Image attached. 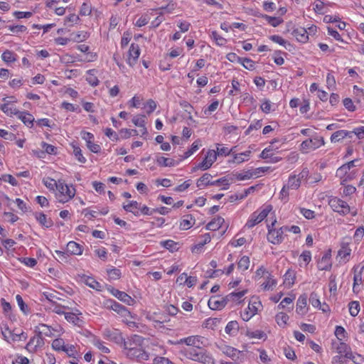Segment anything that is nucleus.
I'll return each mask as SVG.
<instances>
[{
  "mask_svg": "<svg viewBox=\"0 0 364 364\" xmlns=\"http://www.w3.org/2000/svg\"><path fill=\"white\" fill-rule=\"evenodd\" d=\"M174 345L185 344L193 348H184L181 353L187 359L201 364H215L216 361L212 354L207 350H198L208 346V339L200 335H192L182 338L175 342Z\"/></svg>",
  "mask_w": 364,
  "mask_h": 364,
  "instance_id": "nucleus-1",
  "label": "nucleus"
},
{
  "mask_svg": "<svg viewBox=\"0 0 364 364\" xmlns=\"http://www.w3.org/2000/svg\"><path fill=\"white\" fill-rule=\"evenodd\" d=\"M150 344L154 345L149 338L133 335L124 341L122 348L129 359L142 362L149 359V353L146 349Z\"/></svg>",
  "mask_w": 364,
  "mask_h": 364,
  "instance_id": "nucleus-2",
  "label": "nucleus"
},
{
  "mask_svg": "<svg viewBox=\"0 0 364 364\" xmlns=\"http://www.w3.org/2000/svg\"><path fill=\"white\" fill-rule=\"evenodd\" d=\"M253 279L258 282L262 291H272L277 284V279L263 265L259 267L255 272Z\"/></svg>",
  "mask_w": 364,
  "mask_h": 364,
  "instance_id": "nucleus-3",
  "label": "nucleus"
},
{
  "mask_svg": "<svg viewBox=\"0 0 364 364\" xmlns=\"http://www.w3.org/2000/svg\"><path fill=\"white\" fill-rule=\"evenodd\" d=\"M277 223V218H274L270 223L267 225V239L269 242L273 245L281 244L284 240L285 232H287V230H289V227L286 225L282 226L280 228H276L275 225Z\"/></svg>",
  "mask_w": 364,
  "mask_h": 364,
  "instance_id": "nucleus-4",
  "label": "nucleus"
},
{
  "mask_svg": "<svg viewBox=\"0 0 364 364\" xmlns=\"http://www.w3.org/2000/svg\"><path fill=\"white\" fill-rule=\"evenodd\" d=\"M76 194V188L73 184H67L64 180H58V186L55 189V197L60 203L70 201Z\"/></svg>",
  "mask_w": 364,
  "mask_h": 364,
  "instance_id": "nucleus-5",
  "label": "nucleus"
},
{
  "mask_svg": "<svg viewBox=\"0 0 364 364\" xmlns=\"http://www.w3.org/2000/svg\"><path fill=\"white\" fill-rule=\"evenodd\" d=\"M272 209L273 207L270 204L262 205L250 214L244 228L251 229L259 224L268 216L269 213L272 211Z\"/></svg>",
  "mask_w": 364,
  "mask_h": 364,
  "instance_id": "nucleus-6",
  "label": "nucleus"
},
{
  "mask_svg": "<svg viewBox=\"0 0 364 364\" xmlns=\"http://www.w3.org/2000/svg\"><path fill=\"white\" fill-rule=\"evenodd\" d=\"M324 144L325 141L323 137L316 135L303 141L300 144L299 150L303 154H307L323 146Z\"/></svg>",
  "mask_w": 364,
  "mask_h": 364,
  "instance_id": "nucleus-7",
  "label": "nucleus"
},
{
  "mask_svg": "<svg viewBox=\"0 0 364 364\" xmlns=\"http://www.w3.org/2000/svg\"><path fill=\"white\" fill-rule=\"evenodd\" d=\"M125 211L132 213L135 216L151 215L153 211L146 205H141L136 200L129 201L127 204L123 205Z\"/></svg>",
  "mask_w": 364,
  "mask_h": 364,
  "instance_id": "nucleus-8",
  "label": "nucleus"
},
{
  "mask_svg": "<svg viewBox=\"0 0 364 364\" xmlns=\"http://www.w3.org/2000/svg\"><path fill=\"white\" fill-rule=\"evenodd\" d=\"M64 328L60 326L53 327L46 323H39L38 325L35 326V333H39L41 336H60L64 333Z\"/></svg>",
  "mask_w": 364,
  "mask_h": 364,
  "instance_id": "nucleus-9",
  "label": "nucleus"
},
{
  "mask_svg": "<svg viewBox=\"0 0 364 364\" xmlns=\"http://www.w3.org/2000/svg\"><path fill=\"white\" fill-rule=\"evenodd\" d=\"M328 205L334 212L341 215H346L350 213V208L348 204L336 196L329 198Z\"/></svg>",
  "mask_w": 364,
  "mask_h": 364,
  "instance_id": "nucleus-10",
  "label": "nucleus"
},
{
  "mask_svg": "<svg viewBox=\"0 0 364 364\" xmlns=\"http://www.w3.org/2000/svg\"><path fill=\"white\" fill-rule=\"evenodd\" d=\"M261 307L262 304L257 298L252 299L250 301L247 307L245 309L244 311L240 314L242 319L245 321H250L254 316L257 314L259 308Z\"/></svg>",
  "mask_w": 364,
  "mask_h": 364,
  "instance_id": "nucleus-11",
  "label": "nucleus"
},
{
  "mask_svg": "<svg viewBox=\"0 0 364 364\" xmlns=\"http://www.w3.org/2000/svg\"><path fill=\"white\" fill-rule=\"evenodd\" d=\"M3 101L4 103L0 105V109L7 116H16L19 112V110L15 106V104L18 102L16 97L14 96L4 97Z\"/></svg>",
  "mask_w": 364,
  "mask_h": 364,
  "instance_id": "nucleus-12",
  "label": "nucleus"
},
{
  "mask_svg": "<svg viewBox=\"0 0 364 364\" xmlns=\"http://www.w3.org/2000/svg\"><path fill=\"white\" fill-rule=\"evenodd\" d=\"M217 156L215 154V150L214 149H208L202 160L201 162H200L198 165H196L193 168V171L196 170H202V171H206L209 169L212 165L217 160Z\"/></svg>",
  "mask_w": 364,
  "mask_h": 364,
  "instance_id": "nucleus-13",
  "label": "nucleus"
},
{
  "mask_svg": "<svg viewBox=\"0 0 364 364\" xmlns=\"http://www.w3.org/2000/svg\"><path fill=\"white\" fill-rule=\"evenodd\" d=\"M111 309L119 314L122 317H123V321L126 323L129 326L134 325V322L129 320L132 318L131 312L125 306L115 301H112Z\"/></svg>",
  "mask_w": 364,
  "mask_h": 364,
  "instance_id": "nucleus-14",
  "label": "nucleus"
},
{
  "mask_svg": "<svg viewBox=\"0 0 364 364\" xmlns=\"http://www.w3.org/2000/svg\"><path fill=\"white\" fill-rule=\"evenodd\" d=\"M309 171L303 169L298 175L291 174L289 176L287 183L285 184L289 189L297 190L301 183V179L307 177Z\"/></svg>",
  "mask_w": 364,
  "mask_h": 364,
  "instance_id": "nucleus-15",
  "label": "nucleus"
},
{
  "mask_svg": "<svg viewBox=\"0 0 364 364\" xmlns=\"http://www.w3.org/2000/svg\"><path fill=\"white\" fill-rule=\"evenodd\" d=\"M353 271V292L358 294L361 290V285L363 284V277L364 272V264L359 267V266L354 267Z\"/></svg>",
  "mask_w": 364,
  "mask_h": 364,
  "instance_id": "nucleus-16",
  "label": "nucleus"
},
{
  "mask_svg": "<svg viewBox=\"0 0 364 364\" xmlns=\"http://www.w3.org/2000/svg\"><path fill=\"white\" fill-rule=\"evenodd\" d=\"M64 316L68 323L78 327L82 326L85 323L82 314L77 309H75L73 311H66Z\"/></svg>",
  "mask_w": 364,
  "mask_h": 364,
  "instance_id": "nucleus-17",
  "label": "nucleus"
},
{
  "mask_svg": "<svg viewBox=\"0 0 364 364\" xmlns=\"http://www.w3.org/2000/svg\"><path fill=\"white\" fill-rule=\"evenodd\" d=\"M107 290L114 297L117 298L119 300L129 306H133L136 303L134 299H133L131 296L124 291H122L112 287H108Z\"/></svg>",
  "mask_w": 364,
  "mask_h": 364,
  "instance_id": "nucleus-18",
  "label": "nucleus"
},
{
  "mask_svg": "<svg viewBox=\"0 0 364 364\" xmlns=\"http://www.w3.org/2000/svg\"><path fill=\"white\" fill-rule=\"evenodd\" d=\"M45 344L44 338L39 333L31 337L26 346V349L30 353H35L38 348H42Z\"/></svg>",
  "mask_w": 364,
  "mask_h": 364,
  "instance_id": "nucleus-19",
  "label": "nucleus"
},
{
  "mask_svg": "<svg viewBox=\"0 0 364 364\" xmlns=\"http://www.w3.org/2000/svg\"><path fill=\"white\" fill-rule=\"evenodd\" d=\"M356 172L350 171L343 164L336 171V176L341 179V183L344 184L346 182L350 181L355 178Z\"/></svg>",
  "mask_w": 364,
  "mask_h": 364,
  "instance_id": "nucleus-20",
  "label": "nucleus"
},
{
  "mask_svg": "<svg viewBox=\"0 0 364 364\" xmlns=\"http://www.w3.org/2000/svg\"><path fill=\"white\" fill-rule=\"evenodd\" d=\"M141 54V49L139 46L136 43H132L127 53V63L133 67L136 63Z\"/></svg>",
  "mask_w": 364,
  "mask_h": 364,
  "instance_id": "nucleus-21",
  "label": "nucleus"
},
{
  "mask_svg": "<svg viewBox=\"0 0 364 364\" xmlns=\"http://www.w3.org/2000/svg\"><path fill=\"white\" fill-rule=\"evenodd\" d=\"M103 337L108 341L120 344L122 346L125 340L123 338L122 333L117 329H105L103 332Z\"/></svg>",
  "mask_w": 364,
  "mask_h": 364,
  "instance_id": "nucleus-22",
  "label": "nucleus"
},
{
  "mask_svg": "<svg viewBox=\"0 0 364 364\" xmlns=\"http://www.w3.org/2000/svg\"><path fill=\"white\" fill-rule=\"evenodd\" d=\"M228 304L226 296L221 297L218 296H211L208 302L209 308L212 310H221Z\"/></svg>",
  "mask_w": 364,
  "mask_h": 364,
  "instance_id": "nucleus-23",
  "label": "nucleus"
},
{
  "mask_svg": "<svg viewBox=\"0 0 364 364\" xmlns=\"http://www.w3.org/2000/svg\"><path fill=\"white\" fill-rule=\"evenodd\" d=\"M351 252L352 250L350 247V242H342L341 244V248L338 251L339 262L344 263L348 262L350 257Z\"/></svg>",
  "mask_w": 364,
  "mask_h": 364,
  "instance_id": "nucleus-24",
  "label": "nucleus"
},
{
  "mask_svg": "<svg viewBox=\"0 0 364 364\" xmlns=\"http://www.w3.org/2000/svg\"><path fill=\"white\" fill-rule=\"evenodd\" d=\"M247 293V289L230 293L226 295V300H228V304H231L232 306L240 304L243 301V298Z\"/></svg>",
  "mask_w": 364,
  "mask_h": 364,
  "instance_id": "nucleus-25",
  "label": "nucleus"
},
{
  "mask_svg": "<svg viewBox=\"0 0 364 364\" xmlns=\"http://www.w3.org/2000/svg\"><path fill=\"white\" fill-rule=\"evenodd\" d=\"M146 116L144 114H136L132 118V123L139 128L141 136L146 135L148 132L146 127Z\"/></svg>",
  "mask_w": 364,
  "mask_h": 364,
  "instance_id": "nucleus-26",
  "label": "nucleus"
},
{
  "mask_svg": "<svg viewBox=\"0 0 364 364\" xmlns=\"http://www.w3.org/2000/svg\"><path fill=\"white\" fill-rule=\"evenodd\" d=\"M66 250L69 255H82L84 247L75 241H70L66 245Z\"/></svg>",
  "mask_w": 364,
  "mask_h": 364,
  "instance_id": "nucleus-27",
  "label": "nucleus"
},
{
  "mask_svg": "<svg viewBox=\"0 0 364 364\" xmlns=\"http://www.w3.org/2000/svg\"><path fill=\"white\" fill-rule=\"evenodd\" d=\"M308 311L307 296L306 294H301L299 296L296 301V314L304 316Z\"/></svg>",
  "mask_w": 364,
  "mask_h": 364,
  "instance_id": "nucleus-28",
  "label": "nucleus"
},
{
  "mask_svg": "<svg viewBox=\"0 0 364 364\" xmlns=\"http://www.w3.org/2000/svg\"><path fill=\"white\" fill-rule=\"evenodd\" d=\"M34 217L38 223L43 228H49L53 225V222L50 218H48L43 212H36Z\"/></svg>",
  "mask_w": 364,
  "mask_h": 364,
  "instance_id": "nucleus-29",
  "label": "nucleus"
},
{
  "mask_svg": "<svg viewBox=\"0 0 364 364\" xmlns=\"http://www.w3.org/2000/svg\"><path fill=\"white\" fill-rule=\"evenodd\" d=\"M291 34L299 43H306L309 41V38L304 27L299 26L294 28Z\"/></svg>",
  "mask_w": 364,
  "mask_h": 364,
  "instance_id": "nucleus-30",
  "label": "nucleus"
},
{
  "mask_svg": "<svg viewBox=\"0 0 364 364\" xmlns=\"http://www.w3.org/2000/svg\"><path fill=\"white\" fill-rule=\"evenodd\" d=\"M97 75L98 71L96 69H90L86 71L85 80L93 87H97L100 84Z\"/></svg>",
  "mask_w": 364,
  "mask_h": 364,
  "instance_id": "nucleus-31",
  "label": "nucleus"
},
{
  "mask_svg": "<svg viewBox=\"0 0 364 364\" xmlns=\"http://www.w3.org/2000/svg\"><path fill=\"white\" fill-rule=\"evenodd\" d=\"M251 154L252 151L250 150H247L239 154H236L235 150H234V153L232 154V162L234 164H240L243 162L247 161L250 159Z\"/></svg>",
  "mask_w": 364,
  "mask_h": 364,
  "instance_id": "nucleus-32",
  "label": "nucleus"
},
{
  "mask_svg": "<svg viewBox=\"0 0 364 364\" xmlns=\"http://www.w3.org/2000/svg\"><path fill=\"white\" fill-rule=\"evenodd\" d=\"M196 220L192 215H186L180 220L179 228L183 230H187L191 228L195 224Z\"/></svg>",
  "mask_w": 364,
  "mask_h": 364,
  "instance_id": "nucleus-33",
  "label": "nucleus"
},
{
  "mask_svg": "<svg viewBox=\"0 0 364 364\" xmlns=\"http://www.w3.org/2000/svg\"><path fill=\"white\" fill-rule=\"evenodd\" d=\"M225 220L221 216H215L205 226L206 229L210 231L219 230L223 225Z\"/></svg>",
  "mask_w": 364,
  "mask_h": 364,
  "instance_id": "nucleus-34",
  "label": "nucleus"
},
{
  "mask_svg": "<svg viewBox=\"0 0 364 364\" xmlns=\"http://www.w3.org/2000/svg\"><path fill=\"white\" fill-rule=\"evenodd\" d=\"M16 117L28 127H32L33 126L35 119L31 113L19 111Z\"/></svg>",
  "mask_w": 364,
  "mask_h": 364,
  "instance_id": "nucleus-35",
  "label": "nucleus"
},
{
  "mask_svg": "<svg viewBox=\"0 0 364 364\" xmlns=\"http://www.w3.org/2000/svg\"><path fill=\"white\" fill-rule=\"evenodd\" d=\"M81 280L87 286L89 287L95 289L97 291H101L102 290V285L100 282H98L97 280H95L93 277L87 276V275H82L81 277Z\"/></svg>",
  "mask_w": 364,
  "mask_h": 364,
  "instance_id": "nucleus-36",
  "label": "nucleus"
},
{
  "mask_svg": "<svg viewBox=\"0 0 364 364\" xmlns=\"http://www.w3.org/2000/svg\"><path fill=\"white\" fill-rule=\"evenodd\" d=\"M217 149L215 150V154L218 156H228L234 153V150L236 149L237 146H233L231 149H229L228 146H224L221 144H215Z\"/></svg>",
  "mask_w": 364,
  "mask_h": 364,
  "instance_id": "nucleus-37",
  "label": "nucleus"
},
{
  "mask_svg": "<svg viewBox=\"0 0 364 364\" xmlns=\"http://www.w3.org/2000/svg\"><path fill=\"white\" fill-rule=\"evenodd\" d=\"M48 308L50 311L58 315H65L67 310L70 309L68 306L61 305L56 301H52Z\"/></svg>",
  "mask_w": 364,
  "mask_h": 364,
  "instance_id": "nucleus-38",
  "label": "nucleus"
},
{
  "mask_svg": "<svg viewBox=\"0 0 364 364\" xmlns=\"http://www.w3.org/2000/svg\"><path fill=\"white\" fill-rule=\"evenodd\" d=\"M296 272L294 270L289 269L284 275V284L287 287H291L295 283Z\"/></svg>",
  "mask_w": 364,
  "mask_h": 364,
  "instance_id": "nucleus-39",
  "label": "nucleus"
},
{
  "mask_svg": "<svg viewBox=\"0 0 364 364\" xmlns=\"http://www.w3.org/2000/svg\"><path fill=\"white\" fill-rule=\"evenodd\" d=\"M70 146L73 148V154L75 159L81 164H85L87 162V159L83 156L81 148L75 143L70 144Z\"/></svg>",
  "mask_w": 364,
  "mask_h": 364,
  "instance_id": "nucleus-40",
  "label": "nucleus"
},
{
  "mask_svg": "<svg viewBox=\"0 0 364 364\" xmlns=\"http://www.w3.org/2000/svg\"><path fill=\"white\" fill-rule=\"evenodd\" d=\"M80 18L79 15L75 14H70L63 19V25L66 27H73L80 23Z\"/></svg>",
  "mask_w": 364,
  "mask_h": 364,
  "instance_id": "nucleus-41",
  "label": "nucleus"
},
{
  "mask_svg": "<svg viewBox=\"0 0 364 364\" xmlns=\"http://www.w3.org/2000/svg\"><path fill=\"white\" fill-rule=\"evenodd\" d=\"M255 190V186H250L247 189H245L243 192L235 193L230 196V201L234 202L237 200H242L245 198L249 194L253 193Z\"/></svg>",
  "mask_w": 364,
  "mask_h": 364,
  "instance_id": "nucleus-42",
  "label": "nucleus"
},
{
  "mask_svg": "<svg viewBox=\"0 0 364 364\" xmlns=\"http://www.w3.org/2000/svg\"><path fill=\"white\" fill-rule=\"evenodd\" d=\"M1 58L5 63L10 64L17 60L18 55L12 50H6L2 53Z\"/></svg>",
  "mask_w": 364,
  "mask_h": 364,
  "instance_id": "nucleus-43",
  "label": "nucleus"
},
{
  "mask_svg": "<svg viewBox=\"0 0 364 364\" xmlns=\"http://www.w3.org/2000/svg\"><path fill=\"white\" fill-rule=\"evenodd\" d=\"M347 136L351 137V132H349L343 129L338 130L332 134V135L331 136V141L332 143H336L345 139Z\"/></svg>",
  "mask_w": 364,
  "mask_h": 364,
  "instance_id": "nucleus-44",
  "label": "nucleus"
},
{
  "mask_svg": "<svg viewBox=\"0 0 364 364\" xmlns=\"http://www.w3.org/2000/svg\"><path fill=\"white\" fill-rule=\"evenodd\" d=\"M245 336L250 339L256 338L266 341L267 338L266 333L262 330H247L245 333Z\"/></svg>",
  "mask_w": 364,
  "mask_h": 364,
  "instance_id": "nucleus-45",
  "label": "nucleus"
},
{
  "mask_svg": "<svg viewBox=\"0 0 364 364\" xmlns=\"http://www.w3.org/2000/svg\"><path fill=\"white\" fill-rule=\"evenodd\" d=\"M212 176L210 173H205L196 182L197 187L202 188L208 186H212Z\"/></svg>",
  "mask_w": 364,
  "mask_h": 364,
  "instance_id": "nucleus-46",
  "label": "nucleus"
},
{
  "mask_svg": "<svg viewBox=\"0 0 364 364\" xmlns=\"http://www.w3.org/2000/svg\"><path fill=\"white\" fill-rule=\"evenodd\" d=\"M238 331L239 323L237 321H229L225 328V333L231 336H236Z\"/></svg>",
  "mask_w": 364,
  "mask_h": 364,
  "instance_id": "nucleus-47",
  "label": "nucleus"
},
{
  "mask_svg": "<svg viewBox=\"0 0 364 364\" xmlns=\"http://www.w3.org/2000/svg\"><path fill=\"white\" fill-rule=\"evenodd\" d=\"M289 316L284 312H279L275 316V321L281 328L287 327Z\"/></svg>",
  "mask_w": 364,
  "mask_h": 364,
  "instance_id": "nucleus-48",
  "label": "nucleus"
},
{
  "mask_svg": "<svg viewBox=\"0 0 364 364\" xmlns=\"http://www.w3.org/2000/svg\"><path fill=\"white\" fill-rule=\"evenodd\" d=\"M250 264V259L248 256L244 255L241 257L237 262V268L240 272L247 271Z\"/></svg>",
  "mask_w": 364,
  "mask_h": 364,
  "instance_id": "nucleus-49",
  "label": "nucleus"
},
{
  "mask_svg": "<svg viewBox=\"0 0 364 364\" xmlns=\"http://www.w3.org/2000/svg\"><path fill=\"white\" fill-rule=\"evenodd\" d=\"M332 264L331 262V258L324 255L322 258L318 262V268L319 270H330L331 268Z\"/></svg>",
  "mask_w": 364,
  "mask_h": 364,
  "instance_id": "nucleus-50",
  "label": "nucleus"
},
{
  "mask_svg": "<svg viewBox=\"0 0 364 364\" xmlns=\"http://www.w3.org/2000/svg\"><path fill=\"white\" fill-rule=\"evenodd\" d=\"M67 344L62 338H56L52 341L51 348L57 352H63Z\"/></svg>",
  "mask_w": 364,
  "mask_h": 364,
  "instance_id": "nucleus-51",
  "label": "nucleus"
},
{
  "mask_svg": "<svg viewBox=\"0 0 364 364\" xmlns=\"http://www.w3.org/2000/svg\"><path fill=\"white\" fill-rule=\"evenodd\" d=\"M313 10L316 14H324L327 12L326 4L321 0H316L313 4Z\"/></svg>",
  "mask_w": 364,
  "mask_h": 364,
  "instance_id": "nucleus-52",
  "label": "nucleus"
},
{
  "mask_svg": "<svg viewBox=\"0 0 364 364\" xmlns=\"http://www.w3.org/2000/svg\"><path fill=\"white\" fill-rule=\"evenodd\" d=\"M336 350L338 354H346V357L351 355L350 348L346 343L342 341L337 345Z\"/></svg>",
  "mask_w": 364,
  "mask_h": 364,
  "instance_id": "nucleus-53",
  "label": "nucleus"
},
{
  "mask_svg": "<svg viewBox=\"0 0 364 364\" xmlns=\"http://www.w3.org/2000/svg\"><path fill=\"white\" fill-rule=\"evenodd\" d=\"M93 10L90 3L83 2L80 7L79 16H90Z\"/></svg>",
  "mask_w": 364,
  "mask_h": 364,
  "instance_id": "nucleus-54",
  "label": "nucleus"
},
{
  "mask_svg": "<svg viewBox=\"0 0 364 364\" xmlns=\"http://www.w3.org/2000/svg\"><path fill=\"white\" fill-rule=\"evenodd\" d=\"M156 163L159 166L162 167H171L176 164L174 159L164 156L158 157L156 159Z\"/></svg>",
  "mask_w": 364,
  "mask_h": 364,
  "instance_id": "nucleus-55",
  "label": "nucleus"
},
{
  "mask_svg": "<svg viewBox=\"0 0 364 364\" xmlns=\"http://www.w3.org/2000/svg\"><path fill=\"white\" fill-rule=\"evenodd\" d=\"M311 261V253L309 250H304L299 256V265L306 266Z\"/></svg>",
  "mask_w": 364,
  "mask_h": 364,
  "instance_id": "nucleus-56",
  "label": "nucleus"
},
{
  "mask_svg": "<svg viewBox=\"0 0 364 364\" xmlns=\"http://www.w3.org/2000/svg\"><path fill=\"white\" fill-rule=\"evenodd\" d=\"M202 146L200 139H197L191 144V146L184 153V158L187 159L196 152L199 148Z\"/></svg>",
  "mask_w": 364,
  "mask_h": 364,
  "instance_id": "nucleus-57",
  "label": "nucleus"
},
{
  "mask_svg": "<svg viewBox=\"0 0 364 364\" xmlns=\"http://www.w3.org/2000/svg\"><path fill=\"white\" fill-rule=\"evenodd\" d=\"M254 174L255 173H253V170H247L240 173H236L235 176L237 180L245 181L254 178Z\"/></svg>",
  "mask_w": 364,
  "mask_h": 364,
  "instance_id": "nucleus-58",
  "label": "nucleus"
},
{
  "mask_svg": "<svg viewBox=\"0 0 364 364\" xmlns=\"http://www.w3.org/2000/svg\"><path fill=\"white\" fill-rule=\"evenodd\" d=\"M43 185L50 191H55L58 186V181L50 177H45L43 178Z\"/></svg>",
  "mask_w": 364,
  "mask_h": 364,
  "instance_id": "nucleus-59",
  "label": "nucleus"
},
{
  "mask_svg": "<svg viewBox=\"0 0 364 364\" xmlns=\"http://www.w3.org/2000/svg\"><path fill=\"white\" fill-rule=\"evenodd\" d=\"M78 347L79 346L77 345L67 344L63 352L68 355V357L70 358L80 353L78 350Z\"/></svg>",
  "mask_w": 364,
  "mask_h": 364,
  "instance_id": "nucleus-60",
  "label": "nucleus"
},
{
  "mask_svg": "<svg viewBox=\"0 0 364 364\" xmlns=\"http://www.w3.org/2000/svg\"><path fill=\"white\" fill-rule=\"evenodd\" d=\"M262 18L272 26L273 27H277L279 26L282 22L283 20L279 17H274V16H270L268 15H263Z\"/></svg>",
  "mask_w": 364,
  "mask_h": 364,
  "instance_id": "nucleus-61",
  "label": "nucleus"
},
{
  "mask_svg": "<svg viewBox=\"0 0 364 364\" xmlns=\"http://www.w3.org/2000/svg\"><path fill=\"white\" fill-rule=\"evenodd\" d=\"M107 274L108 277L111 280H117L120 279L122 276V272L119 269L116 267H112L110 269H107Z\"/></svg>",
  "mask_w": 364,
  "mask_h": 364,
  "instance_id": "nucleus-62",
  "label": "nucleus"
},
{
  "mask_svg": "<svg viewBox=\"0 0 364 364\" xmlns=\"http://www.w3.org/2000/svg\"><path fill=\"white\" fill-rule=\"evenodd\" d=\"M350 314L355 317L356 316L360 310V303L358 301H350L348 304Z\"/></svg>",
  "mask_w": 364,
  "mask_h": 364,
  "instance_id": "nucleus-63",
  "label": "nucleus"
},
{
  "mask_svg": "<svg viewBox=\"0 0 364 364\" xmlns=\"http://www.w3.org/2000/svg\"><path fill=\"white\" fill-rule=\"evenodd\" d=\"M220 350L223 352V353L231 358L236 356L237 354V349L230 346H221L220 347Z\"/></svg>",
  "mask_w": 364,
  "mask_h": 364,
  "instance_id": "nucleus-64",
  "label": "nucleus"
}]
</instances>
